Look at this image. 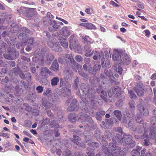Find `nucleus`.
<instances>
[{
	"label": "nucleus",
	"instance_id": "obj_17",
	"mask_svg": "<svg viewBox=\"0 0 156 156\" xmlns=\"http://www.w3.org/2000/svg\"><path fill=\"white\" fill-rule=\"evenodd\" d=\"M134 90L138 96H141L144 93V86L143 84H138L136 87L134 88Z\"/></svg>",
	"mask_w": 156,
	"mask_h": 156
},
{
	"label": "nucleus",
	"instance_id": "obj_2",
	"mask_svg": "<svg viewBox=\"0 0 156 156\" xmlns=\"http://www.w3.org/2000/svg\"><path fill=\"white\" fill-rule=\"evenodd\" d=\"M136 120L137 122L140 123V124L135 129H133V128H131V129L135 131H137L139 133H142L144 130L145 131L144 133L143 136H141L140 137H138L137 135H135L136 138L137 139L143 138L146 137L152 138V139H155L156 137V128L154 127L152 129H150V130L149 132V136L147 134V132L146 131V127L147 126L146 124H144V121L140 117V115H136Z\"/></svg>",
	"mask_w": 156,
	"mask_h": 156
},
{
	"label": "nucleus",
	"instance_id": "obj_61",
	"mask_svg": "<svg viewBox=\"0 0 156 156\" xmlns=\"http://www.w3.org/2000/svg\"><path fill=\"white\" fill-rule=\"evenodd\" d=\"M144 32L145 33V35L146 37H148L150 36V31L148 30H144Z\"/></svg>",
	"mask_w": 156,
	"mask_h": 156
},
{
	"label": "nucleus",
	"instance_id": "obj_36",
	"mask_svg": "<svg viewBox=\"0 0 156 156\" xmlns=\"http://www.w3.org/2000/svg\"><path fill=\"white\" fill-rule=\"evenodd\" d=\"M88 145L89 146L93 147L94 148H98L99 146L98 143L95 142H94L91 143V141H90L88 143Z\"/></svg>",
	"mask_w": 156,
	"mask_h": 156
},
{
	"label": "nucleus",
	"instance_id": "obj_48",
	"mask_svg": "<svg viewBox=\"0 0 156 156\" xmlns=\"http://www.w3.org/2000/svg\"><path fill=\"white\" fill-rule=\"evenodd\" d=\"M79 80V79L78 78H76L74 81V86L76 89H77L78 88Z\"/></svg>",
	"mask_w": 156,
	"mask_h": 156
},
{
	"label": "nucleus",
	"instance_id": "obj_32",
	"mask_svg": "<svg viewBox=\"0 0 156 156\" xmlns=\"http://www.w3.org/2000/svg\"><path fill=\"white\" fill-rule=\"evenodd\" d=\"M83 42L85 44H89L92 42L91 39L87 36H85L83 38Z\"/></svg>",
	"mask_w": 156,
	"mask_h": 156
},
{
	"label": "nucleus",
	"instance_id": "obj_6",
	"mask_svg": "<svg viewBox=\"0 0 156 156\" xmlns=\"http://www.w3.org/2000/svg\"><path fill=\"white\" fill-rule=\"evenodd\" d=\"M44 24L45 25H50L48 28L49 31H52L53 30H56L60 28V26L58 24V23L55 21H52V20L49 18H47L46 20L44 21Z\"/></svg>",
	"mask_w": 156,
	"mask_h": 156
},
{
	"label": "nucleus",
	"instance_id": "obj_11",
	"mask_svg": "<svg viewBox=\"0 0 156 156\" xmlns=\"http://www.w3.org/2000/svg\"><path fill=\"white\" fill-rule=\"evenodd\" d=\"M57 103L51 104L48 101L46 98H43L42 99V104L46 108H51L53 110L56 109V105Z\"/></svg>",
	"mask_w": 156,
	"mask_h": 156
},
{
	"label": "nucleus",
	"instance_id": "obj_20",
	"mask_svg": "<svg viewBox=\"0 0 156 156\" xmlns=\"http://www.w3.org/2000/svg\"><path fill=\"white\" fill-rule=\"evenodd\" d=\"M77 101L75 99H73L70 106L68 107V110L69 111H77L78 109L76 106L75 105Z\"/></svg>",
	"mask_w": 156,
	"mask_h": 156
},
{
	"label": "nucleus",
	"instance_id": "obj_41",
	"mask_svg": "<svg viewBox=\"0 0 156 156\" xmlns=\"http://www.w3.org/2000/svg\"><path fill=\"white\" fill-rule=\"evenodd\" d=\"M128 92L129 94V97L131 98L134 99L136 98V95H135L132 90H129Z\"/></svg>",
	"mask_w": 156,
	"mask_h": 156
},
{
	"label": "nucleus",
	"instance_id": "obj_18",
	"mask_svg": "<svg viewBox=\"0 0 156 156\" xmlns=\"http://www.w3.org/2000/svg\"><path fill=\"white\" fill-rule=\"evenodd\" d=\"M73 138L71 140L74 144H75L78 146L81 147L83 148L86 147L84 144L83 143L81 144L80 143V141L81 139L80 137L77 136L73 135Z\"/></svg>",
	"mask_w": 156,
	"mask_h": 156
},
{
	"label": "nucleus",
	"instance_id": "obj_58",
	"mask_svg": "<svg viewBox=\"0 0 156 156\" xmlns=\"http://www.w3.org/2000/svg\"><path fill=\"white\" fill-rule=\"evenodd\" d=\"M8 51L9 54L10 55H12L14 53L13 51H11V49L10 47H9L8 48Z\"/></svg>",
	"mask_w": 156,
	"mask_h": 156
},
{
	"label": "nucleus",
	"instance_id": "obj_3",
	"mask_svg": "<svg viewBox=\"0 0 156 156\" xmlns=\"http://www.w3.org/2000/svg\"><path fill=\"white\" fill-rule=\"evenodd\" d=\"M112 55V59L118 65H128L130 63V60L128 55L120 50L114 49Z\"/></svg>",
	"mask_w": 156,
	"mask_h": 156
},
{
	"label": "nucleus",
	"instance_id": "obj_43",
	"mask_svg": "<svg viewBox=\"0 0 156 156\" xmlns=\"http://www.w3.org/2000/svg\"><path fill=\"white\" fill-rule=\"evenodd\" d=\"M75 59L78 62H82L83 58L80 55H77L75 56Z\"/></svg>",
	"mask_w": 156,
	"mask_h": 156
},
{
	"label": "nucleus",
	"instance_id": "obj_34",
	"mask_svg": "<svg viewBox=\"0 0 156 156\" xmlns=\"http://www.w3.org/2000/svg\"><path fill=\"white\" fill-rule=\"evenodd\" d=\"M73 75L72 73H69L68 72H67L65 74L64 78L65 80L67 81L70 80L72 79Z\"/></svg>",
	"mask_w": 156,
	"mask_h": 156
},
{
	"label": "nucleus",
	"instance_id": "obj_14",
	"mask_svg": "<svg viewBox=\"0 0 156 156\" xmlns=\"http://www.w3.org/2000/svg\"><path fill=\"white\" fill-rule=\"evenodd\" d=\"M60 34H59V37H61L63 39H66L70 34V31L68 30L67 27H65L61 30L60 31Z\"/></svg>",
	"mask_w": 156,
	"mask_h": 156
},
{
	"label": "nucleus",
	"instance_id": "obj_26",
	"mask_svg": "<svg viewBox=\"0 0 156 156\" xmlns=\"http://www.w3.org/2000/svg\"><path fill=\"white\" fill-rule=\"evenodd\" d=\"M61 91L64 96H68L70 94V90L66 87H63L61 89Z\"/></svg>",
	"mask_w": 156,
	"mask_h": 156
},
{
	"label": "nucleus",
	"instance_id": "obj_31",
	"mask_svg": "<svg viewBox=\"0 0 156 156\" xmlns=\"http://www.w3.org/2000/svg\"><path fill=\"white\" fill-rule=\"evenodd\" d=\"M153 112L154 116L151 118V123L152 124L154 125L156 124V108L153 110Z\"/></svg>",
	"mask_w": 156,
	"mask_h": 156
},
{
	"label": "nucleus",
	"instance_id": "obj_50",
	"mask_svg": "<svg viewBox=\"0 0 156 156\" xmlns=\"http://www.w3.org/2000/svg\"><path fill=\"white\" fill-rule=\"evenodd\" d=\"M3 56L4 57L7 59L11 60L12 58V57L11 55H10L9 54V55H4Z\"/></svg>",
	"mask_w": 156,
	"mask_h": 156
},
{
	"label": "nucleus",
	"instance_id": "obj_62",
	"mask_svg": "<svg viewBox=\"0 0 156 156\" xmlns=\"http://www.w3.org/2000/svg\"><path fill=\"white\" fill-rule=\"evenodd\" d=\"M65 154L69 156L70 154V151L68 149H66L64 152Z\"/></svg>",
	"mask_w": 156,
	"mask_h": 156
},
{
	"label": "nucleus",
	"instance_id": "obj_51",
	"mask_svg": "<svg viewBox=\"0 0 156 156\" xmlns=\"http://www.w3.org/2000/svg\"><path fill=\"white\" fill-rule=\"evenodd\" d=\"M117 131L118 132L120 133H121V134L123 135V136H124L125 134L123 132H122V128L121 127H118L117 128Z\"/></svg>",
	"mask_w": 156,
	"mask_h": 156
},
{
	"label": "nucleus",
	"instance_id": "obj_1",
	"mask_svg": "<svg viewBox=\"0 0 156 156\" xmlns=\"http://www.w3.org/2000/svg\"><path fill=\"white\" fill-rule=\"evenodd\" d=\"M123 141L122 136L119 134H116V136L112 140V142L114 143H110L109 145V149L104 145H107L108 143L107 142L103 141V149L105 154L107 155L110 156H116L114 155V154H119L121 156L126 155V152L121 150V148L118 146H116L115 144L119 143H121Z\"/></svg>",
	"mask_w": 156,
	"mask_h": 156
},
{
	"label": "nucleus",
	"instance_id": "obj_12",
	"mask_svg": "<svg viewBox=\"0 0 156 156\" xmlns=\"http://www.w3.org/2000/svg\"><path fill=\"white\" fill-rule=\"evenodd\" d=\"M69 48L77 53H81L82 52L81 46L76 41H75V43L74 44L71 42V45L69 46Z\"/></svg>",
	"mask_w": 156,
	"mask_h": 156
},
{
	"label": "nucleus",
	"instance_id": "obj_40",
	"mask_svg": "<svg viewBox=\"0 0 156 156\" xmlns=\"http://www.w3.org/2000/svg\"><path fill=\"white\" fill-rule=\"evenodd\" d=\"M22 30L23 32H22V35H26L27 34V33H29L30 32V30L28 29L27 28L23 27L22 28Z\"/></svg>",
	"mask_w": 156,
	"mask_h": 156
},
{
	"label": "nucleus",
	"instance_id": "obj_59",
	"mask_svg": "<svg viewBox=\"0 0 156 156\" xmlns=\"http://www.w3.org/2000/svg\"><path fill=\"white\" fill-rule=\"evenodd\" d=\"M79 73V74L82 76H87V75L85 73L83 72L82 71H78Z\"/></svg>",
	"mask_w": 156,
	"mask_h": 156
},
{
	"label": "nucleus",
	"instance_id": "obj_21",
	"mask_svg": "<svg viewBox=\"0 0 156 156\" xmlns=\"http://www.w3.org/2000/svg\"><path fill=\"white\" fill-rule=\"evenodd\" d=\"M80 25L84 27L88 30H95L97 29L95 26L90 23H81L80 24Z\"/></svg>",
	"mask_w": 156,
	"mask_h": 156
},
{
	"label": "nucleus",
	"instance_id": "obj_25",
	"mask_svg": "<svg viewBox=\"0 0 156 156\" xmlns=\"http://www.w3.org/2000/svg\"><path fill=\"white\" fill-rule=\"evenodd\" d=\"M111 91V90H109L107 91L108 94L110 97H111L112 96V93L120 94L119 92H120V90L119 87H116L113 90H112V91Z\"/></svg>",
	"mask_w": 156,
	"mask_h": 156
},
{
	"label": "nucleus",
	"instance_id": "obj_49",
	"mask_svg": "<svg viewBox=\"0 0 156 156\" xmlns=\"http://www.w3.org/2000/svg\"><path fill=\"white\" fill-rule=\"evenodd\" d=\"M26 76L27 78H28V80H31L32 79V77L31 76V74L29 73H27L26 74Z\"/></svg>",
	"mask_w": 156,
	"mask_h": 156
},
{
	"label": "nucleus",
	"instance_id": "obj_56",
	"mask_svg": "<svg viewBox=\"0 0 156 156\" xmlns=\"http://www.w3.org/2000/svg\"><path fill=\"white\" fill-rule=\"evenodd\" d=\"M20 76L23 79H24L25 78V76L24 73L22 72H20L19 73Z\"/></svg>",
	"mask_w": 156,
	"mask_h": 156
},
{
	"label": "nucleus",
	"instance_id": "obj_4",
	"mask_svg": "<svg viewBox=\"0 0 156 156\" xmlns=\"http://www.w3.org/2000/svg\"><path fill=\"white\" fill-rule=\"evenodd\" d=\"M46 35L49 38V40L48 41V46L55 51L60 52L62 51V48L60 47L58 42L56 40L53 36H50L48 33H46Z\"/></svg>",
	"mask_w": 156,
	"mask_h": 156
},
{
	"label": "nucleus",
	"instance_id": "obj_64",
	"mask_svg": "<svg viewBox=\"0 0 156 156\" xmlns=\"http://www.w3.org/2000/svg\"><path fill=\"white\" fill-rule=\"evenodd\" d=\"M146 152V149H144L141 151L140 156H144Z\"/></svg>",
	"mask_w": 156,
	"mask_h": 156
},
{
	"label": "nucleus",
	"instance_id": "obj_24",
	"mask_svg": "<svg viewBox=\"0 0 156 156\" xmlns=\"http://www.w3.org/2000/svg\"><path fill=\"white\" fill-rule=\"evenodd\" d=\"M97 91L98 93H100L101 92V97L106 102L107 100L105 97L107 96L108 94L106 91L102 90L101 88H100V89H97Z\"/></svg>",
	"mask_w": 156,
	"mask_h": 156
},
{
	"label": "nucleus",
	"instance_id": "obj_30",
	"mask_svg": "<svg viewBox=\"0 0 156 156\" xmlns=\"http://www.w3.org/2000/svg\"><path fill=\"white\" fill-rule=\"evenodd\" d=\"M68 118L70 121L72 123L75 122L76 120V114L75 113L69 114L68 116Z\"/></svg>",
	"mask_w": 156,
	"mask_h": 156
},
{
	"label": "nucleus",
	"instance_id": "obj_53",
	"mask_svg": "<svg viewBox=\"0 0 156 156\" xmlns=\"http://www.w3.org/2000/svg\"><path fill=\"white\" fill-rule=\"evenodd\" d=\"M74 37V35H71V36L69 37V42L70 43V45H71V42H73V44H74L75 43V40H74L73 39Z\"/></svg>",
	"mask_w": 156,
	"mask_h": 156
},
{
	"label": "nucleus",
	"instance_id": "obj_23",
	"mask_svg": "<svg viewBox=\"0 0 156 156\" xmlns=\"http://www.w3.org/2000/svg\"><path fill=\"white\" fill-rule=\"evenodd\" d=\"M34 41V39L33 37H30L27 38V40L25 41L24 43H25V44H28L34 47L36 45Z\"/></svg>",
	"mask_w": 156,
	"mask_h": 156
},
{
	"label": "nucleus",
	"instance_id": "obj_57",
	"mask_svg": "<svg viewBox=\"0 0 156 156\" xmlns=\"http://www.w3.org/2000/svg\"><path fill=\"white\" fill-rule=\"evenodd\" d=\"M122 100H120L119 101H118L116 102V105L117 106H122Z\"/></svg>",
	"mask_w": 156,
	"mask_h": 156
},
{
	"label": "nucleus",
	"instance_id": "obj_39",
	"mask_svg": "<svg viewBox=\"0 0 156 156\" xmlns=\"http://www.w3.org/2000/svg\"><path fill=\"white\" fill-rule=\"evenodd\" d=\"M65 39H63V40L61 41L60 42V43L63 47L65 48H66L68 47V43L65 41Z\"/></svg>",
	"mask_w": 156,
	"mask_h": 156
},
{
	"label": "nucleus",
	"instance_id": "obj_52",
	"mask_svg": "<svg viewBox=\"0 0 156 156\" xmlns=\"http://www.w3.org/2000/svg\"><path fill=\"white\" fill-rule=\"evenodd\" d=\"M0 136L7 138H9V136L7 133H0Z\"/></svg>",
	"mask_w": 156,
	"mask_h": 156
},
{
	"label": "nucleus",
	"instance_id": "obj_22",
	"mask_svg": "<svg viewBox=\"0 0 156 156\" xmlns=\"http://www.w3.org/2000/svg\"><path fill=\"white\" fill-rule=\"evenodd\" d=\"M82 100L83 102L85 104V106L82 109L83 110H84V111L86 113L89 112V114L92 116H94V111H93L92 109H91L90 111H89L88 110V108L86 106V104H87L88 102L87 100H86V99L85 98H82Z\"/></svg>",
	"mask_w": 156,
	"mask_h": 156
},
{
	"label": "nucleus",
	"instance_id": "obj_33",
	"mask_svg": "<svg viewBox=\"0 0 156 156\" xmlns=\"http://www.w3.org/2000/svg\"><path fill=\"white\" fill-rule=\"evenodd\" d=\"M66 57V58H68V60L70 61L71 63L75 66L76 65H77V63H76L74 61L73 57H70V55L68 54H66L65 55Z\"/></svg>",
	"mask_w": 156,
	"mask_h": 156
},
{
	"label": "nucleus",
	"instance_id": "obj_55",
	"mask_svg": "<svg viewBox=\"0 0 156 156\" xmlns=\"http://www.w3.org/2000/svg\"><path fill=\"white\" fill-rule=\"evenodd\" d=\"M109 3L110 4L112 5L113 6H114L116 7H117L119 6V5L115 3L113 1H111Z\"/></svg>",
	"mask_w": 156,
	"mask_h": 156
},
{
	"label": "nucleus",
	"instance_id": "obj_8",
	"mask_svg": "<svg viewBox=\"0 0 156 156\" xmlns=\"http://www.w3.org/2000/svg\"><path fill=\"white\" fill-rule=\"evenodd\" d=\"M44 96H47L51 102L54 103H57L58 101V96L55 93H52L51 90L48 88L43 93Z\"/></svg>",
	"mask_w": 156,
	"mask_h": 156
},
{
	"label": "nucleus",
	"instance_id": "obj_37",
	"mask_svg": "<svg viewBox=\"0 0 156 156\" xmlns=\"http://www.w3.org/2000/svg\"><path fill=\"white\" fill-rule=\"evenodd\" d=\"M113 134V133H111L109 131H106L105 132V135L106 138L110 140L112 137Z\"/></svg>",
	"mask_w": 156,
	"mask_h": 156
},
{
	"label": "nucleus",
	"instance_id": "obj_44",
	"mask_svg": "<svg viewBox=\"0 0 156 156\" xmlns=\"http://www.w3.org/2000/svg\"><path fill=\"white\" fill-rule=\"evenodd\" d=\"M93 52H91V50L89 48L86 50V53L85 54V56L87 57H89L92 55Z\"/></svg>",
	"mask_w": 156,
	"mask_h": 156
},
{
	"label": "nucleus",
	"instance_id": "obj_10",
	"mask_svg": "<svg viewBox=\"0 0 156 156\" xmlns=\"http://www.w3.org/2000/svg\"><path fill=\"white\" fill-rule=\"evenodd\" d=\"M124 140L128 147H133L135 145V142L132 140V137L130 134H124L123 136Z\"/></svg>",
	"mask_w": 156,
	"mask_h": 156
},
{
	"label": "nucleus",
	"instance_id": "obj_47",
	"mask_svg": "<svg viewBox=\"0 0 156 156\" xmlns=\"http://www.w3.org/2000/svg\"><path fill=\"white\" fill-rule=\"evenodd\" d=\"M105 74L107 76L110 77L111 78L112 77H113L112 73L111 70H109L107 72H105Z\"/></svg>",
	"mask_w": 156,
	"mask_h": 156
},
{
	"label": "nucleus",
	"instance_id": "obj_54",
	"mask_svg": "<svg viewBox=\"0 0 156 156\" xmlns=\"http://www.w3.org/2000/svg\"><path fill=\"white\" fill-rule=\"evenodd\" d=\"M105 66L107 68H109L111 66L109 63V62L108 60H106L105 61Z\"/></svg>",
	"mask_w": 156,
	"mask_h": 156
},
{
	"label": "nucleus",
	"instance_id": "obj_19",
	"mask_svg": "<svg viewBox=\"0 0 156 156\" xmlns=\"http://www.w3.org/2000/svg\"><path fill=\"white\" fill-rule=\"evenodd\" d=\"M137 106L138 109L140 111V112L142 115L144 116H146L148 115L149 112L147 109L146 108H144L141 104H138Z\"/></svg>",
	"mask_w": 156,
	"mask_h": 156
},
{
	"label": "nucleus",
	"instance_id": "obj_16",
	"mask_svg": "<svg viewBox=\"0 0 156 156\" xmlns=\"http://www.w3.org/2000/svg\"><path fill=\"white\" fill-rule=\"evenodd\" d=\"M40 74L41 76L47 77V74L50 76H53L54 74L46 67H42L41 69Z\"/></svg>",
	"mask_w": 156,
	"mask_h": 156
},
{
	"label": "nucleus",
	"instance_id": "obj_45",
	"mask_svg": "<svg viewBox=\"0 0 156 156\" xmlns=\"http://www.w3.org/2000/svg\"><path fill=\"white\" fill-rule=\"evenodd\" d=\"M129 105L130 108L133 109V110L135 109V103L133 101L131 100L129 102Z\"/></svg>",
	"mask_w": 156,
	"mask_h": 156
},
{
	"label": "nucleus",
	"instance_id": "obj_46",
	"mask_svg": "<svg viewBox=\"0 0 156 156\" xmlns=\"http://www.w3.org/2000/svg\"><path fill=\"white\" fill-rule=\"evenodd\" d=\"M36 90L38 91V93H42L43 90V87L42 86H39L36 87Z\"/></svg>",
	"mask_w": 156,
	"mask_h": 156
},
{
	"label": "nucleus",
	"instance_id": "obj_13",
	"mask_svg": "<svg viewBox=\"0 0 156 156\" xmlns=\"http://www.w3.org/2000/svg\"><path fill=\"white\" fill-rule=\"evenodd\" d=\"M77 117H79L78 120L81 122H83V121L91 122H93L91 118L88 115L83 114L81 113L78 115Z\"/></svg>",
	"mask_w": 156,
	"mask_h": 156
},
{
	"label": "nucleus",
	"instance_id": "obj_27",
	"mask_svg": "<svg viewBox=\"0 0 156 156\" xmlns=\"http://www.w3.org/2000/svg\"><path fill=\"white\" fill-rule=\"evenodd\" d=\"M59 66L57 61H54L51 65V69L53 71L57 72Z\"/></svg>",
	"mask_w": 156,
	"mask_h": 156
},
{
	"label": "nucleus",
	"instance_id": "obj_29",
	"mask_svg": "<svg viewBox=\"0 0 156 156\" xmlns=\"http://www.w3.org/2000/svg\"><path fill=\"white\" fill-rule=\"evenodd\" d=\"M59 80L57 77H53L51 80V83L52 86H55L57 85Z\"/></svg>",
	"mask_w": 156,
	"mask_h": 156
},
{
	"label": "nucleus",
	"instance_id": "obj_9",
	"mask_svg": "<svg viewBox=\"0 0 156 156\" xmlns=\"http://www.w3.org/2000/svg\"><path fill=\"white\" fill-rule=\"evenodd\" d=\"M114 114L115 117L117 118L120 121L122 122L125 123H127V119L132 117L131 115L129 113L128 111L126 112L125 117L123 118L122 120L121 119L122 114L121 112L120 111L118 110H115L114 111Z\"/></svg>",
	"mask_w": 156,
	"mask_h": 156
},
{
	"label": "nucleus",
	"instance_id": "obj_28",
	"mask_svg": "<svg viewBox=\"0 0 156 156\" xmlns=\"http://www.w3.org/2000/svg\"><path fill=\"white\" fill-rule=\"evenodd\" d=\"M54 58V56L52 53H47L45 60L47 63H50Z\"/></svg>",
	"mask_w": 156,
	"mask_h": 156
},
{
	"label": "nucleus",
	"instance_id": "obj_38",
	"mask_svg": "<svg viewBox=\"0 0 156 156\" xmlns=\"http://www.w3.org/2000/svg\"><path fill=\"white\" fill-rule=\"evenodd\" d=\"M101 67L100 65L99 64H96L94 65V71H93V72H91L92 73V74H96V71L99 70Z\"/></svg>",
	"mask_w": 156,
	"mask_h": 156
},
{
	"label": "nucleus",
	"instance_id": "obj_42",
	"mask_svg": "<svg viewBox=\"0 0 156 156\" xmlns=\"http://www.w3.org/2000/svg\"><path fill=\"white\" fill-rule=\"evenodd\" d=\"M132 154H134L136 156H139L140 155V152L139 151L134 149L131 152Z\"/></svg>",
	"mask_w": 156,
	"mask_h": 156
},
{
	"label": "nucleus",
	"instance_id": "obj_5",
	"mask_svg": "<svg viewBox=\"0 0 156 156\" xmlns=\"http://www.w3.org/2000/svg\"><path fill=\"white\" fill-rule=\"evenodd\" d=\"M45 52L43 50L40 51L37 49L34 52V56L32 58L33 61L35 62H37L39 64L44 63V56Z\"/></svg>",
	"mask_w": 156,
	"mask_h": 156
},
{
	"label": "nucleus",
	"instance_id": "obj_7",
	"mask_svg": "<svg viewBox=\"0 0 156 156\" xmlns=\"http://www.w3.org/2000/svg\"><path fill=\"white\" fill-rule=\"evenodd\" d=\"M88 86L85 84L82 83L80 86L81 90L85 95L88 94L87 96L88 98H92L95 94V90L92 88L91 89H88Z\"/></svg>",
	"mask_w": 156,
	"mask_h": 156
},
{
	"label": "nucleus",
	"instance_id": "obj_63",
	"mask_svg": "<svg viewBox=\"0 0 156 156\" xmlns=\"http://www.w3.org/2000/svg\"><path fill=\"white\" fill-rule=\"evenodd\" d=\"M65 58L64 57H62V58H59L58 59V62L59 63H61V64H63L64 62V61L62 60L63 59Z\"/></svg>",
	"mask_w": 156,
	"mask_h": 156
},
{
	"label": "nucleus",
	"instance_id": "obj_35",
	"mask_svg": "<svg viewBox=\"0 0 156 156\" xmlns=\"http://www.w3.org/2000/svg\"><path fill=\"white\" fill-rule=\"evenodd\" d=\"M113 68L119 74L121 75L122 74V68L119 65L118 66L117 65L114 66V67H113Z\"/></svg>",
	"mask_w": 156,
	"mask_h": 156
},
{
	"label": "nucleus",
	"instance_id": "obj_60",
	"mask_svg": "<svg viewBox=\"0 0 156 156\" xmlns=\"http://www.w3.org/2000/svg\"><path fill=\"white\" fill-rule=\"evenodd\" d=\"M47 16L49 18L53 19L54 18V16L49 12L47 13Z\"/></svg>",
	"mask_w": 156,
	"mask_h": 156
},
{
	"label": "nucleus",
	"instance_id": "obj_15",
	"mask_svg": "<svg viewBox=\"0 0 156 156\" xmlns=\"http://www.w3.org/2000/svg\"><path fill=\"white\" fill-rule=\"evenodd\" d=\"M94 55L93 56V58L94 59L96 60L98 58L101 59V63L104 62L105 60L104 53L102 52H98L96 51H93Z\"/></svg>",
	"mask_w": 156,
	"mask_h": 156
}]
</instances>
